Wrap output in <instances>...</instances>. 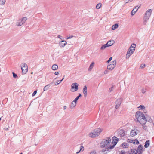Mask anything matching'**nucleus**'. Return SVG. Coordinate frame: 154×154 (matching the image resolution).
I'll return each mask as SVG.
<instances>
[{
    "label": "nucleus",
    "mask_w": 154,
    "mask_h": 154,
    "mask_svg": "<svg viewBox=\"0 0 154 154\" xmlns=\"http://www.w3.org/2000/svg\"><path fill=\"white\" fill-rule=\"evenodd\" d=\"M112 57H110L109 58V59L108 60H107V61H106V63H109L111 60H112Z\"/></svg>",
    "instance_id": "49530a36"
},
{
    "label": "nucleus",
    "mask_w": 154,
    "mask_h": 154,
    "mask_svg": "<svg viewBox=\"0 0 154 154\" xmlns=\"http://www.w3.org/2000/svg\"><path fill=\"white\" fill-rule=\"evenodd\" d=\"M119 134L121 137H123L125 135V131L123 129H121L119 132Z\"/></svg>",
    "instance_id": "f3484780"
},
{
    "label": "nucleus",
    "mask_w": 154,
    "mask_h": 154,
    "mask_svg": "<svg viewBox=\"0 0 154 154\" xmlns=\"http://www.w3.org/2000/svg\"><path fill=\"white\" fill-rule=\"evenodd\" d=\"M149 144L150 141L149 140L146 141L145 143V147L146 148H147L149 146Z\"/></svg>",
    "instance_id": "5701e85b"
},
{
    "label": "nucleus",
    "mask_w": 154,
    "mask_h": 154,
    "mask_svg": "<svg viewBox=\"0 0 154 154\" xmlns=\"http://www.w3.org/2000/svg\"><path fill=\"white\" fill-rule=\"evenodd\" d=\"M94 62H93L91 64L90 66L88 69V71H90L93 68L94 66Z\"/></svg>",
    "instance_id": "aec40b11"
},
{
    "label": "nucleus",
    "mask_w": 154,
    "mask_h": 154,
    "mask_svg": "<svg viewBox=\"0 0 154 154\" xmlns=\"http://www.w3.org/2000/svg\"><path fill=\"white\" fill-rule=\"evenodd\" d=\"M133 141H135V140H132L131 139H128V142L130 143H133Z\"/></svg>",
    "instance_id": "c03bdc74"
},
{
    "label": "nucleus",
    "mask_w": 154,
    "mask_h": 154,
    "mask_svg": "<svg viewBox=\"0 0 154 154\" xmlns=\"http://www.w3.org/2000/svg\"><path fill=\"white\" fill-rule=\"evenodd\" d=\"M83 92L85 97H86L87 95V87L86 86H85L84 87Z\"/></svg>",
    "instance_id": "a211bd4d"
},
{
    "label": "nucleus",
    "mask_w": 154,
    "mask_h": 154,
    "mask_svg": "<svg viewBox=\"0 0 154 154\" xmlns=\"http://www.w3.org/2000/svg\"><path fill=\"white\" fill-rule=\"evenodd\" d=\"M147 118V121H148V122H152V119L150 117H146Z\"/></svg>",
    "instance_id": "f704fd0d"
},
{
    "label": "nucleus",
    "mask_w": 154,
    "mask_h": 154,
    "mask_svg": "<svg viewBox=\"0 0 154 154\" xmlns=\"http://www.w3.org/2000/svg\"><path fill=\"white\" fill-rule=\"evenodd\" d=\"M139 133V131L137 129L131 130L130 132V135L131 137H134L138 134Z\"/></svg>",
    "instance_id": "9d476101"
},
{
    "label": "nucleus",
    "mask_w": 154,
    "mask_h": 154,
    "mask_svg": "<svg viewBox=\"0 0 154 154\" xmlns=\"http://www.w3.org/2000/svg\"><path fill=\"white\" fill-rule=\"evenodd\" d=\"M112 139L113 140L112 141L111 143L113 144V145H111V146H110L108 147V148L110 149H112L114 147V146L116 145L119 140V139L115 136L113 137Z\"/></svg>",
    "instance_id": "20e7f679"
},
{
    "label": "nucleus",
    "mask_w": 154,
    "mask_h": 154,
    "mask_svg": "<svg viewBox=\"0 0 154 154\" xmlns=\"http://www.w3.org/2000/svg\"><path fill=\"white\" fill-rule=\"evenodd\" d=\"M22 72L24 74L28 71V66L27 65L24 63H22L21 65Z\"/></svg>",
    "instance_id": "39448f33"
},
{
    "label": "nucleus",
    "mask_w": 154,
    "mask_h": 154,
    "mask_svg": "<svg viewBox=\"0 0 154 154\" xmlns=\"http://www.w3.org/2000/svg\"><path fill=\"white\" fill-rule=\"evenodd\" d=\"M135 142H136V141H133V142L132 143H134V144H136Z\"/></svg>",
    "instance_id": "13d9d810"
},
{
    "label": "nucleus",
    "mask_w": 154,
    "mask_h": 154,
    "mask_svg": "<svg viewBox=\"0 0 154 154\" xmlns=\"http://www.w3.org/2000/svg\"><path fill=\"white\" fill-rule=\"evenodd\" d=\"M137 153L138 154H142L143 151V148L141 145H140L137 148Z\"/></svg>",
    "instance_id": "9b49d317"
},
{
    "label": "nucleus",
    "mask_w": 154,
    "mask_h": 154,
    "mask_svg": "<svg viewBox=\"0 0 154 154\" xmlns=\"http://www.w3.org/2000/svg\"><path fill=\"white\" fill-rule=\"evenodd\" d=\"M116 64V60H114L112 62V63L108 65L107 66V69H108L112 70L115 68Z\"/></svg>",
    "instance_id": "6e6552de"
},
{
    "label": "nucleus",
    "mask_w": 154,
    "mask_h": 154,
    "mask_svg": "<svg viewBox=\"0 0 154 154\" xmlns=\"http://www.w3.org/2000/svg\"><path fill=\"white\" fill-rule=\"evenodd\" d=\"M84 150V147H83V146H80V150L79 151L77 152L76 153V154H77L79 153L80 152H82Z\"/></svg>",
    "instance_id": "cd10ccee"
},
{
    "label": "nucleus",
    "mask_w": 154,
    "mask_h": 154,
    "mask_svg": "<svg viewBox=\"0 0 154 154\" xmlns=\"http://www.w3.org/2000/svg\"><path fill=\"white\" fill-rule=\"evenodd\" d=\"M52 69L53 70H57L58 68V66L56 64H54L52 66Z\"/></svg>",
    "instance_id": "b1692460"
},
{
    "label": "nucleus",
    "mask_w": 154,
    "mask_h": 154,
    "mask_svg": "<svg viewBox=\"0 0 154 154\" xmlns=\"http://www.w3.org/2000/svg\"><path fill=\"white\" fill-rule=\"evenodd\" d=\"M108 46H107V45H106V44H104L101 47V48H100V49L101 50H104V49H105L106 47H107Z\"/></svg>",
    "instance_id": "c756f323"
},
{
    "label": "nucleus",
    "mask_w": 154,
    "mask_h": 154,
    "mask_svg": "<svg viewBox=\"0 0 154 154\" xmlns=\"http://www.w3.org/2000/svg\"><path fill=\"white\" fill-rule=\"evenodd\" d=\"M66 44V41L65 40H62L59 42V45L61 47H64Z\"/></svg>",
    "instance_id": "ddd939ff"
},
{
    "label": "nucleus",
    "mask_w": 154,
    "mask_h": 154,
    "mask_svg": "<svg viewBox=\"0 0 154 154\" xmlns=\"http://www.w3.org/2000/svg\"><path fill=\"white\" fill-rule=\"evenodd\" d=\"M135 117L137 121L141 124H145L147 121V118L143 112L140 111H137L135 113Z\"/></svg>",
    "instance_id": "f257e3e1"
},
{
    "label": "nucleus",
    "mask_w": 154,
    "mask_h": 154,
    "mask_svg": "<svg viewBox=\"0 0 154 154\" xmlns=\"http://www.w3.org/2000/svg\"><path fill=\"white\" fill-rule=\"evenodd\" d=\"M125 152L124 150H122L119 152V154H125Z\"/></svg>",
    "instance_id": "a19ab883"
},
{
    "label": "nucleus",
    "mask_w": 154,
    "mask_h": 154,
    "mask_svg": "<svg viewBox=\"0 0 154 154\" xmlns=\"http://www.w3.org/2000/svg\"><path fill=\"white\" fill-rule=\"evenodd\" d=\"M135 140V141H136V144H138L139 143V142L138 140Z\"/></svg>",
    "instance_id": "603ef678"
},
{
    "label": "nucleus",
    "mask_w": 154,
    "mask_h": 154,
    "mask_svg": "<svg viewBox=\"0 0 154 154\" xmlns=\"http://www.w3.org/2000/svg\"><path fill=\"white\" fill-rule=\"evenodd\" d=\"M27 20V18L25 17H23L21 20H18L17 22V25L18 26H21Z\"/></svg>",
    "instance_id": "0eeeda50"
},
{
    "label": "nucleus",
    "mask_w": 154,
    "mask_h": 154,
    "mask_svg": "<svg viewBox=\"0 0 154 154\" xmlns=\"http://www.w3.org/2000/svg\"><path fill=\"white\" fill-rule=\"evenodd\" d=\"M143 94H144L146 91V89H144V88H142L141 90Z\"/></svg>",
    "instance_id": "79ce46f5"
},
{
    "label": "nucleus",
    "mask_w": 154,
    "mask_h": 154,
    "mask_svg": "<svg viewBox=\"0 0 154 154\" xmlns=\"http://www.w3.org/2000/svg\"><path fill=\"white\" fill-rule=\"evenodd\" d=\"M133 0H125V1L126 2V3L128 2H130L132 1Z\"/></svg>",
    "instance_id": "09e8293b"
},
{
    "label": "nucleus",
    "mask_w": 154,
    "mask_h": 154,
    "mask_svg": "<svg viewBox=\"0 0 154 154\" xmlns=\"http://www.w3.org/2000/svg\"><path fill=\"white\" fill-rule=\"evenodd\" d=\"M20 154H23L22 153H21Z\"/></svg>",
    "instance_id": "052dcab7"
},
{
    "label": "nucleus",
    "mask_w": 154,
    "mask_h": 154,
    "mask_svg": "<svg viewBox=\"0 0 154 154\" xmlns=\"http://www.w3.org/2000/svg\"><path fill=\"white\" fill-rule=\"evenodd\" d=\"M152 12V10L151 9L148 10L145 13V16L144 17H146V18L147 17V18H149L151 15Z\"/></svg>",
    "instance_id": "f8f14e48"
},
{
    "label": "nucleus",
    "mask_w": 154,
    "mask_h": 154,
    "mask_svg": "<svg viewBox=\"0 0 154 154\" xmlns=\"http://www.w3.org/2000/svg\"><path fill=\"white\" fill-rule=\"evenodd\" d=\"M73 37V36L72 35H70V36L69 37H66V39H69L71 38L72 37Z\"/></svg>",
    "instance_id": "58836bf2"
},
{
    "label": "nucleus",
    "mask_w": 154,
    "mask_h": 154,
    "mask_svg": "<svg viewBox=\"0 0 154 154\" xmlns=\"http://www.w3.org/2000/svg\"><path fill=\"white\" fill-rule=\"evenodd\" d=\"M79 84L76 83H72L71 85V91L72 92L76 91L78 89Z\"/></svg>",
    "instance_id": "423d86ee"
},
{
    "label": "nucleus",
    "mask_w": 154,
    "mask_h": 154,
    "mask_svg": "<svg viewBox=\"0 0 154 154\" xmlns=\"http://www.w3.org/2000/svg\"><path fill=\"white\" fill-rule=\"evenodd\" d=\"M76 102H77L76 101H75L74 100L72 102L70 106V108L71 109H73L76 106Z\"/></svg>",
    "instance_id": "6ab92c4d"
},
{
    "label": "nucleus",
    "mask_w": 154,
    "mask_h": 154,
    "mask_svg": "<svg viewBox=\"0 0 154 154\" xmlns=\"http://www.w3.org/2000/svg\"><path fill=\"white\" fill-rule=\"evenodd\" d=\"M122 98H118L115 102V108L116 109H118L120 106L122 101Z\"/></svg>",
    "instance_id": "1a4fd4ad"
},
{
    "label": "nucleus",
    "mask_w": 154,
    "mask_h": 154,
    "mask_svg": "<svg viewBox=\"0 0 154 154\" xmlns=\"http://www.w3.org/2000/svg\"><path fill=\"white\" fill-rule=\"evenodd\" d=\"M81 96V95L80 94H79V95L77 96L75 98V99L74 100L75 101H76L77 102L78 99Z\"/></svg>",
    "instance_id": "473e14b6"
},
{
    "label": "nucleus",
    "mask_w": 154,
    "mask_h": 154,
    "mask_svg": "<svg viewBox=\"0 0 154 154\" xmlns=\"http://www.w3.org/2000/svg\"><path fill=\"white\" fill-rule=\"evenodd\" d=\"M51 85V84H48V85L45 86L44 88V91H45L48 90L49 89V87Z\"/></svg>",
    "instance_id": "a878e982"
},
{
    "label": "nucleus",
    "mask_w": 154,
    "mask_h": 154,
    "mask_svg": "<svg viewBox=\"0 0 154 154\" xmlns=\"http://www.w3.org/2000/svg\"><path fill=\"white\" fill-rule=\"evenodd\" d=\"M37 92V90L35 91L32 94V96H34L36 94Z\"/></svg>",
    "instance_id": "3c124183"
},
{
    "label": "nucleus",
    "mask_w": 154,
    "mask_h": 154,
    "mask_svg": "<svg viewBox=\"0 0 154 154\" xmlns=\"http://www.w3.org/2000/svg\"><path fill=\"white\" fill-rule=\"evenodd\" d=\"M13 76L14 77V78H16L17 77V74H15V73H14V72L13 73Z\"/></svg>",
    "instance_id": "8fccbe9b"
},
{
    "label": "nucleus",
    "mask_w": 154,
    "mask_h": 154,
    "mask_svg": "<svg viewBox=\"0 0 154 154\" xmlns=\"http://www.w3.org/2000/svg\"><path fill=\"white\" fill-rule=\"evenodd\" d=\"M5 2V0H0V5H3Z\"/></svg>",
    "instance_id": "2f4dec72"
},
{
    "label": "nucleus",
    "mask_w": 154,
    "mask_h": 154,
    "mask_svg": "<svg viewBox=\"0 0 154 154\" xmlns=\"http://www.w3.org/2000/svg\"><path fill=\"white\" fill-rule=\"evenodd\" d=\"M138 108L139 110H143L144 113H146L147 112V111L145 110V107L144 106L141 105Z\"/></svg>",
    "instance_id": "dca6fc26"
},
{
    "label": "nucleus",
    "mask_w": 154,
    "mask_h": 154,
    "mask_svg": "<svg viewBox=\"0 0 154 154\" xmlns=\"http://www.w3.org/2000/svg\"><path fill=\"white\" fill-rule=\"evenodd\" d=\"M113 87H111V88H109V92H111L112 91H113Z\"/></svg>",
    "instance_id": "de8ad7c7"
},
{
    "label": "nucleus",
    "mask_w": 154,
    "mask_h": 154,
    "mask_svg": "<svg viewBox=\"0 0 154 154\" xmlns=\"http://www.w3.org/2000/svg\"><path fill=\"white\" fill-rule=\"evenodd\" d=\"M119 26L118 24L117 23H116L112 26V29L113 30H114L116 29H117L118 28Z\"/></svg>",
    "instance_id": "393cba45"
},
{
    "label": "nucleus",
    "mask_w": 154,
    "mask_h": 154,
    "mask_svg": "<svg viewBox=\"0 0 154 154\" xmlns=\"http://www.w3.org/2000/svg\"><path fill=\"white\" fill-rule=\"evenodd\" d=\"M111 141V139L109 137L107 138V139H103L100 143V147L102 148L106 147L107 150L109 151L110 149L108 147L111 146L110 145Z\"/></svg>",
    "instance_id": "f03ea898"
},
{
    "label": "nucleus",
    "mask_w": 154,
    "mask_h": 154,
    "mask_svg": "<svg viewBox=\"0 0 154 154\" xmlns=\"http://www.w3.org/2000/svg\"><path fill=\"white\" fill-rule=\"evenodd\" d=\"M96 152L95 150H93L92 151H91L90 152V154H96Z\"/></svg>",
    "instance_id": "ea45409f"
},
{
    "label": "nucleus",
    "mask_w": 154,
    "mask_h": 154,
    "mask_svg": "<svg viewBox=\"0 0 154 154\" xmlns=\"http://www.w3.org/2000/svg\"><path fill=\"white\" fill-rule=\"evenodd\" d=\"M64 79V78H63L62 79H61V80H62V81Z\"/></svg>",
    "instance_id": "bf43d9fd"
},
{
    "label": "nucleus",
    "mask_w": 154,
    "mask_h": 154,
    "mask_svg": "<svg viewBox=\"0 0 154 154\" xmlns=\"http://www.w3.org/2000/svg\"><path fill=\"white\" fill-rule=\"evenodd\" d=\"M149 19V18H147V17L146 18V17H144V21L143 22V24L144 25H145L146 24L147 20Z\"/></svg>",
    "instance_id": "c85d7f7f"
},
{
    "label": "nucleus",
    "mask_w": 154,
    "mask_h": 154,
    "mask_svg": "<svg viewBox=\"0 0 154 154\" xmlns=\"http://www.w3.org/2000/svg\"><path fill=\"white\" fill-rule=\"evenodd\" d=\"M133 54L132 52L128 50L126 55V58H129Z\"/></svg>",
    "instance_id": "412c9836"
},
{
    "label": "nucleus",
    "mask_w": 154,
    "mask_h": 154,
    "mask_svg": "<svg viewBox=\"0 0 154 154\" xmlns=\"http://www.w3.org/2000/svg\"><path fill=\"white\" fill-rule=\"evenodd\" d=\"M140 6L141 5H140L139 6V7H138V6H136L131 11V15L132 16L135 14L136 12L137 11L138 9L140 7Z\"/></svg>",
    "instance_id": "4468645a"
},
{
    "label": "nucleus",
    "mask_w": 154,
    "mask_h": 154,
    "mask_svg": "<svg viewBox=\"0 0 154 154\" xmlns=\"http://www.w3.org/2000/svg\"><path fill=\"white\" fill-rule=\"evenodd\" d=\"M115 43V41L113 40H110L107 42L106 43V45H107L108 47H109Z\"/></svg>",
    "instance_id": "2eb2a0df"
},
{
    "label": "nucleus",
    "mask_w": 154,
    "mask_h": 154,
    "mask_svg": "<svg viewBox=\"0 0 154 154\" xmlns=\"http://www.w3.org/2000/svg\"><path fill=\"white\" fill-rule=\"evenodd\" d=\"M61 82H62V80H58L57 82H55V85H58Z\"/></svg>",
    "instance_id": "c9c22d12"
},
{
    "label": "nucleus",
    "mask_w": 154,
    "mask_h": 154,
    "mask_svg": "<svg viewBox=\"0 0 154 154\" xmlns=\"http://www.w3.org/2000/svg\"><path fill=\"white\" fill-rule=\"evenodd\" d=\"M122 147L123 148H125L128 147V145L126 143H124L122 144Z\"/></svg>",
    "instance_id": "bb28decb"
},
{
    "label": "nucleus",
    "mask_w": 154,
    "mask_h": 154,
    "mask_svg": "<svg viewBox=\"0 0 154 154\" xmlns=\"http://www.w3.org/2000/svg\"><path fill=\"white\" fill-rule=\"evenodd\" d=\"M54 74L55 75H57L59 74V72H56L54 73Z\"/></svg>",
    "instance_id": "6e6d98bb"
},
{
    "label": "nucleus",
    "mask_w": 154,
    "mask_h": 154,
    "mask_svg": "<svg viewBox=\"0 0 154 154\" xmlns=\"http://www.w3.org/2000/svg\"><path fill=\"white\" fill-rule=\"evenodd\" d=\"M101 5H102V4H101V3H99L97 4L96 6V8L97 9H99L101 7Z\"/></svg>",
    "instance_id": "7c9ffc66"
},
{
    "label": "nucleus",
    "mask_w": 154,
    "mask_h": 154,
    "mask_svg": "<svg viewBox=\"0 0 154 154\" xmlns=\"http://www.w3.org/2000/svg\"><path fill=\"white\" fill-rule=\"evenodd\" d=\"M143 128L145 130H146L147 129V127L145 125H143Z\"/></svg>",
    "instance_id": "a18cd8bd"
},
{
    "label": "nucleus",
    "mask_w": 154,
    "mask_h": 154,
    "mask_svg": "<svg viewBox=\"0 0 154 154\" xmlns=\"http://www.w3.org/2000/svg\"><path fill=\"white\" fill-rule=\"evenodd\" d=\"M101 152H103L104 154H106L107 153L106 150L104 149H102L101 150Z\"/></svg>",
    "instance_id": "e433bc0d"
},
{
    "label": "nucleus",
    "mask_w": 154,
    "mask_h": 154,
    "mask_svg": "<svg viewBox=\"0 0 154 154\" xmlns=\"http://www.w3.org/2000/svg\"><path fill=\"white\" fill-rule=\"evenodd\" d=\"M108 73V71L107 70H106L105 71H104V73L105 74H107V73Z\"/></svg>",
    "instance_id": "864d4df0"
},
{
    "label": "nucleus",
    "mask_w": 154,
    "mask_h": 154,
    "mask_svg": "<svg viewBox=\"0 0 154 154\" xmlns=\"http://www.w3.org/2000/svg\"><path fill=\"white\" fill-rule=\"evenodd\" d=\"M137 153V150L134 149H131V152L130 154H136Z\"/></svg>",
    "instance_id": "4be33fe9"
},
{
    "label": "nucleus",
    "mask_w": 154,
    "mask_h": 154,
    "mask_svg": "<svg viewBox=\"0 0 154 154\" xmlns=\"http://www.w3.org/2000/svg\"><path fill=\"white\" fill-rule=\"evenodd\" d=\"M66 108H67V107H66V106H63V109L64 110H65L66 109Z\"/></svg>",
    "instance_id": "4d7b16f0"
},
{
    "label": "nucleus",
    "mask_w": 154,
    "mask_h": 154,
    "mask_svg": "<svg viewBox=\"0 0 154 154\" xmlns=\"http://www.w3.org/2000/svg\"><path fill=\"white\" fill-rule=\"evenodd\" d=\"M101 132L102 130L100 128H96L91 132L89 134V136L91 138L95 137L98 136Z\"/></svg>",
    "instance_id": "7ed1b4c3"
},
{
    "label": "nucleus",
    "mask_w": 154,
    "mask_h": 154,
    "mask_svg": "<svg viewBox=\"0 0 154 154\" xmlns=\"http://www.w3.org/2000/svg\"><path fill=\"white\" fill-rule=\"evenodd\" d=\"M145 67V64H142L140 66V69H141L142 68H144Z\"/></svg>",
    "instance_id": "4c0bfd02"
},
{
    "label": "nucleus",
    "mask_w": 154,
    "mask_h": 154,
    "mask_svg": "<svg viewBox=\"0 0 154 154\" xmlns=\"http://www.w3.org/2000/svg\"><path fill=\"white\" fill-rule=\"evenodd\" d=\"M62 37V36H61V35H58V36H57V38H60V39H61V37Z\"/></svg>",
    "instance_id": "5fc2aeb1"
},
{
    "label": "nucleus",
    "mask_w": 154,
    "mask_h": 154,
    "mask_svg": "<svg viewBox=\"0 0 154 154\" xmlns=\"http://www.w3.org/2000/svg\"><path fill=\"white\" fill-rule=\"evenodd\" d=\"M132 47H130L128 50L129 51H130L131 52H132V53H133V52L135 51V49L133 48H132V49H131V48H132Z\"/></svg>",
    "instance_id": "72a5a7b5"
},
{
    "label": "nucleus",
    "mask_w": 154,
    "mask_h": 154,
    "mask_svg": "<svg viewBox=\"0 0 154 154\" xmlns=\"http://www.w3.org/2000/svg\"><path fill=\"white\" fill-rule=\"evenodd\" d=\"M130 47H132V48L135 49V48L136 47V44L134 43H133L132 44V45H131Z\"/></svg>",
    "instance_id": "37998d69"
}]
</instances>
